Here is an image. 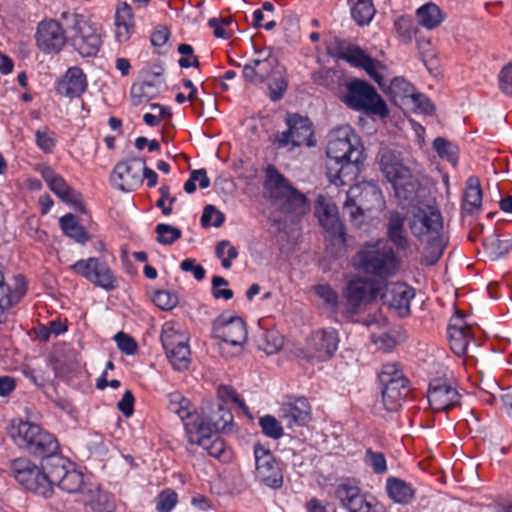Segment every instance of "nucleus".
Here are the masks:
<instances>
[{"label":"nucleus","instance_id":"f257e3e1","mask_svg":"<svg viewBox=\"0 0 512 512\" xmlns=\"http://www.w3.org/2000/svg\"><path fill=\"white\" fill-rule=\"evenodd\" d=\"M364 148L359 136L351 126L344 125L330 132L327 156L336 166L329 163L327 175L331 183L346 185L357 175L359 163L363 160Z\"/></svg>","mask_w":512,"mask_h":512},{"label":"nucleus","instance_id":"f03ea898","mask_svg":"<svg viewBox=\"0 0 512 512\" xmlns=\"http://www.w3.org/2000/svg\"><path fill=\"white\" fill-rule=\"evenodd\" d=\"M411 233L426 243L421 264L432 266L441 258L446 240L442 235L443 222L440 211L432 206L419 207L409 220Z\"/></svg>","mask_w":512,"mask_h":512},{"label":"nucleus","instance_id":"7ed1b4c3","mask_svg":"<svg viewBox=\"0 0 512 512\" xmlns=\"http://www.w3.org/2000/svg\"><path fill=\"white\" fill-rule=\"evenodd\" d=\"M378 159L380 170L391 183L395 196L402 201H412L420 188V182L404 164L401 153L394 149L382 148Z\"/></svg>","mask_w":512,"mask_h":512},{"label":"nucleus","instance_id":"20e7f679","mask_svg":"<svg viewBox=\"0 0 512 512\" xmlns=\"http://www.w3.org/2000/svg\"><path fill=\"white\" fill-rule=\"evenodd\" d=\"M7 433L19 448L39 458L59 450V443L52 434L36 424L21 419L12 420Z\"/></svg>","mask_w":512,"mask_h":512},{"label":"nucleus","instance_id":"39448f33","mask_svg":"<svg viewBox=\"0 0 512 512\" xmlns=\"http://www.w3.org/2000/svg\"><path fill=\"white\" fill-rule=\"evenodd\" d=\"M61 18L66 20L68 42L83 57L94 56L101 45V29L83 14L63 12Z\"/></svg>","mask_w":512,"mask_h":512},{"label":"nucleus","instance_id":"423d86ee","mask_svg":"<svg viewBox=\"0 0 512 512\" xmlns=\"http://www.w3.org/2000/svg\"><path fill=\"white\" fill-rule=\"evenodd\" d=\"M398 258L392 247L381 241L364 245L352 258L355 269L366 274L386 277L398 268Z\"/></svg>","mask_w":512,"mask_h":512},{"label":"nucleus","instance_id":"0eeeda50","mask_svg":"<svg viewBox=\"0 0 512 512\" xmlns=\"http://www.w3.org/2000/svg\"><path fill=\"white\" fill-rule=\"evenodd\" d=\"M266 177L265 188L271 199L281 203L284 213L301 217L309 211L310 204L306 196L292 187L276 168L269 167Z\"/></svg>","mask_w":512,"mask_h":512},{"label":"nucleus","instance_id":"6e6552de","mask_svg":"<svg viewBox=\"0 0 512 512\" xmlns=\"http://www.w3.org/2000/svg\"><path fill=\"white\" fill-rule=\"evenodd\" d=\"M343 102L350 108L363 111L367 115H377L382 118L389 114L388 107L376 89L364 80L354 79L347 86Z\"/></svg>","mask_w":512,"mask_h":512},{"label":"nucleus","instance_id":"1a4fd4ad","mask_svg":"<svg viewBox=\"0 0 512 512\" xmlns=\"http://www.w3.org/2000/svg\"><path fill=\"white\" fill-rule=\"evenodd\" d=\"M161 342L173 368L177 371L186 370L191 361L188 336L175 329L173 324L165 323L162 328Z\"/></svg>","mask_w":512,"mask_h":512},{"label":"nucleus","instance_id":"9d476101","mask_svg":"<svg viewBox=\"0 0 512 512\" xmlns=\"http://www.w3.org/2000/svg\"><path fill=\"white\" fill-rule=\"evenodd\" d=\"M376 283L364 277H355L347 281L343 288L342 296L345 301L344 315H355L363 305L368 304L377 297Z\"/></svg>","mask_w":512,"mask_h":512},{"label":"nucleus","instance_id":"9b49d317","mask_svg":"<svg viewBox=\"0 0 512 512\" xmlns=\"http://www.w3.org/2000/svg\"><path fill=\"white\" fill-rule=\"evenodd\" d=\"M315 215L327 240L333 245H341L345 242V227L339 218L338 208L331 198L323 195L317 197Z\"/></svg>","mask_w":512,"mask_h":512},{"label":"nucleus","instance_id":"f8f14e48","mask_svg":"<svg viewBox=\"0 0 512 512\" xmlns=\"http://www.w3.org/2000/svg\"><path fill=\"white\" fill-rule=\"evenodd\" d=\"M285 123L288 129L274 136L273 142L277 144L278 148H284L290 144L293 147L301 145L311 147L315 145L312 139V123L307 117L288 113Z\"/></svg>","mask_w":512,"mask_h":512},{"label":"nucleus","instance_id":"ddd939ff","mask_svg":"<svg viewBox=\"0 0 512 512\" xmlns=\"http://www.w3.org/2000/svg\"><path fill=\"white\" fill-rule=\"evenodd\" d=\"M212 337L220 340V348L230 345L240 351L247 340V328L240 317L226 319L223 315L214 320Z\"/></svg>","mask_w":512,"mask_h":512},{"label":"nucleus","instance_id":"4468645a","mask_svg":"<svg viewBox=\"0 0 512 512\" xmlns=\"http://www.w3.org/2000/svg\"><path fill=\"white\" fill-rule=\"evenodd\" d=\"M336 499L348 512H385L379 504L367 501L357 483L352 479H344L334 491Z\"/></svg>","mask_w":512,"mask_h":512},{"label":"nucleus","instance_id":"2eb2a0df","mask_svg":"<svg viewBox=\"0 0 512 512\" xmlns=\"http://www.w3.org/2000/svg\"><path fill=\"white\" fill-rule=\"evenodd\" d=\"M11 470L17 482L24 488L36 494L48 497V481L39 468L28 458H18L12 461Z\"/></svg>","mask_w":512,"mask_h":512},{"label":"nucleus","instance_id":"dca6fc26","mask_svg":"<svg viewBox=\"0 0 512 512\" xmlns=\"http://www.w3.org/2000/svg\"><path fill=\"white\" fill-rule=\"evenodd\" d=\"M254 456L256 479L267 487L280 488L283 485V472L271 451L257 444L254 446Z\"/></svg>","mask_w":512,"mask_h":512},{"label":"nucleus","instance_id":"f3484780","mask_svg":"<svg viewBox=\"0 0 512 512\" xmlns=\"http://www.w3.org/2000/svg\"><path fill=\"white\" fill-rule=\"evenodd\" d=\"M35 40L37 47L45 54L58 53L68 42L67 29L54 20H42L38 23Z\"/></svg>","mask_w":512,"mask_h":512},{"label":"nucleus","instance_id":"a211bd4d","mask_svg":"<svg viewBox=\"0 0 512 512\" xmlns=\"http://www.w3.org/2000/svg\"><path fill=\"white\" fill-rule=\"evenodd\" d=\"M257 58L252 59L244 65L242 74L244 79L252 84L263 83L271 76L282 72L277 57L273 56L271 50H256Z\"/></svg>","mask_w":512,"mask_h":512},{"label":"nucleus","instance_id":"6ab92c4d","mask_svg":"<svg viewBox=\"0 0 512 512\" xmlns=\"http://www.w3.org/2000/svg\"><path fill=\"white\" fill-rule=\"evenodd\" d=\"M143 161L132 158L118 162L111 174L112 185L123 192H131L142 184Z\"/></svg>","mask_w":512,"mask_h":512},{"label":"nucleus","instance_id":"aec40b11","mask_svg":"<svg viewBox=\"0 0 512 512\" xmlns=\"http://www.w3.org/2000/svg\"><path fill=\"white\" fill-rule=\"evenodd\" d=\"M342 58L355 67H360L372 78L383 90L385 87L384 71L386 66L380 61L370 57L360 47H348L342 53Z\"/></svg>","mask_w":512,"mask_h":512},{"label":"nucleus","instance_id":"412c9836","mask_svg":"<svg viewBox=\"0 0 512 512\" xmlns=\"http://www.w3.org/2000/svg\"><path fill=\"white\" fill-rule=\"evenodd\" d=\"M414 296L412 287L404 283H390L382 294V300L398 316L407 317L410 315V303Z\"/></svg>","mask_w":512,"mask_h":512},{"label":"nucleus","instance_id":"4be33fe9","mask_svg":"<svg viewBox=\"0 0 512 512\" xmlns=\"http://www.w3.org/2000/svg\"><path fill=\"white\" fill-rule=\"evenodd\" d=\"M308 345L314 358L326 361L332 358L338 349V332L334 328L316 330L311 334Z\"/></svg>","mask_w":512,"mask_h":512},{"label":"nucleus","instance_id":"5701e85b","mask_svg":"<svg viewBox=\"0 0 512 512\" xmlns=\"http://www.w3.org/2000/svg\"><path fill=\"white\" fill-rule=\"evenodd\" d=\"M427 398L434 412H442L459 405L461 395L455 387L436 380L430 383Z\"/></svg>","mask_w":512,"mask_h":512},{"label":"nucleus","instance_id":"b1692460","mask_svg":"<svg viewBox=\"0 0 512 512\" xmlns=\"http://www.w3.org/2000/svg\"><path fill=\"white\" fill-rule=\"evenodd\" d=\"M279 417L287 427L304 426L311 418L310 404L304 397L284 402L281 405Z\"/></svg>","mask_w":512,"mask_h":512},{"label":"nucleus","instance_id":"393cba45","mask_svg":"<svg viewBox=\"0 0 512 512\" xmlns=\"http://www.w3.org/2000/svg\"><path fill=\"white\" fill-rule=\"evenodd\" d=\"M42 177L44 178L50 190L62 201L71 204L77 210L84 212L80 193L72 189L61 176L55 174L51 168L45 167L42 170Z\"/></svg>","mask_w":512,"mask_h":512},{"label":"nucleus","instance_id":"a878e982","mask_svg":"<svg viewBox=\"0 0 512 512\" xmlns=\"http://www.w3.org/2000/svg\"><path fill=\"white\" fill-rule=\"evenodd\" d=\"M383 92L389 97L392 104L404 110L406 106L413 105V97L417 93L415 87L402 77H395L389 85H385Z\"/></svg>","mask_w":512,"mask_h":512},{"label":"nucleus","instance_id":"bb28decb","mask_svg":"<svg viewBox=\"0 0 512 512\" xmlns=\"http://www.w3.org/2000/svg\"><path fill=\"white\" fill-rule=\"evenodd\" d=\"M42 460L43 475L48 481V496L51 494L52 486L61 481L62 476L72 467V463L65 457L54 452Z\"/></svg>","mask_w":512,"mask_h":512},{"label":"nucleus","instance_id":"cd10ccee","mask_svg":"<svg viewBox=\"0 0 512 512\" xmlns=\"http://www.w3.org/2000/svg\"><path fill=\"white\" fill-rule=\"evenodd\" d=\"M185 429L189 442L199 446L206 444L219 433L212 421L199 415L185 422Z\"/></svg>","mask_w":512,"mask_h":512},{"label":"nucleus","instance_id":"c85d7f7f","mask_svg":"<svg viewBox=\"0 0 512 512\" xmlns=\"http://www.w3.org/2000/svg\"><path fill=\"white\" fill-rule=\"evenodd\" d=\"M86 87L87 81L83 71L78 67H71L58 83L57 91L66 97L75 98L79 97Z\"/></svg>","mask_w":512,"mask_h":512},{"label":"nucleus","instance_id":"c756f323","mask_svg":"<svg viewBox=\"0 0 512 512\" xmlns=\"http://www.w3.org/2000/svg\"><path fill=\"white\" fill-rule=\"evenodd\" d=\"M408 380H396L389 383H381L382 385V402L387 411H397L401 402L410 392L408 388Z\"/></svg>","mask_w":512,"mask_h":512},{"label":"nucleus","instance_id":"7c9ffc66","mask_svg":"<svg viewBox=\"0 0 512 512\" xmlns=\"http://www.w3.org/2000/svg\"><path fill=\"white\" fill-rule=\"evenodd\" d=\"M162 81L144 79L131 86L130 97L134 106L147 104L158 97L161 92Z\"/></svg>","mask_w":512,"mask_h":512},{"label":"nucleus","instance_id":"2f4dec72","mask_svg":"<svg viewBox=\"0 0 512 512\" xmlns=\"http://www.w3.org/2000/svg\"><path fill=\"white\" fill-rule=\"evenodd\" d=\"M387 235L398 250L407 251L410 248V242L405 232V216L399 212L390 213Z\"/></svg>","mask_w":512,"mask_h":512},{"label":"nucleus","instance_id":"473e14b6","mask_svg":"<svg viewBox=\"0 0 512 512\" xmlns=\"http://www.w3.org/2000/svg\"><path fill=\"white\" fill-rule=\"evenodd\" d=\"M483 248L486 257L491 261H496L510 252L512 241L494 232L483 239Z\"/></svg>","mask_w":512,"mask_h":512},{"label":"nucleus","instance_id":"72a5a7b5","mask_svg":"<svg viewBox=\"0 0 512 512\" xmlns=\"http://www.w3.org/2000/svg\"><path fill=\"white\" fill-rule=\"evenodd\" d=\"M359 204L366 211H381L384 208L385 201L382 192L375 183L367 182L361 186Z\"/></svg>","mask_w":512,"mask_h":512},{"label":"nucleus","instance_id":"f704fd0d","mask_svg":"<svg viewBox=\"0 0 512 512\" xmlns=\"http://www.w3.org/2000/svg\"><path fill=\"white\" fill-rule=\"evenodd\" d=\"M448 338L452 351L457 356H463L468 353L470 348L478 345L472 340L471 330H460L457 327L448 328Z\"/></svg>","mask_w":512,"mask_h":512},{"label":"nucleus","instance_id":"c9c22d12","mask_svg":"<svg viewBox=\"0 0 512 512\" xmlns=\"http://www.w3.org/2000/svg\"><path fill=\"white\" fill-rule=\"evenodd\" d=\"M482 202V190L479 180L470 177L466 184V189L463 196L462 209L467 214H473L480 210Z\"/></svg>","mask_w":512,"mask_h":512},{"label":"nucleus","instance_id":"e433bc0d","mask_svg":"<svg viewBox=\"0 0 512 512\" xmlns=\"http://www.w3.org/2000/svg\"><path fill=\"white\" fill-rule=\"evenodd\" d=\"M386 489L389 497L399 504H408L414 498V489L408 483L398 478H388Z\"/></svg>","mask_w":512,"mask_h":512},{"label":"nucleus","instance_id":"4c0bfd02","mask_svg":"<svg viewBox=\"0 0 512 512\" xmlns=\"http://www.w3.org/2000/svg\"><path fill=\"white\" fill-rule=\"evenodd\" d=\"M60 227L64 234L78 243H85L89 239V235L85 228L81 226L77 217L69 213L62 216L59 220Z\"/></svg>","mask_w":512,"mask_h":512},{"label":"nucleus","instance_id":"58836bf2","mask_svg":"<svg viewBox=\"0 0 512 512\" xmlns=\"http://www.w3.org/2000/svg\"><path fill=\"white\" fill-rule=\"evenodd\" d=\"M351 16L360 26L370 23L375 15V8L372 0H349Z\"/></svg>","mask_w":512,"mask_h":512},{"label":"nucleus","instance_id":"ea45409f","mask_svg":"<svg viewBox=\"0 0 512 512\" xmlns=\"http://www.w3.org/2000/svg\"><path fill=\"white\" fill-rule=\"evenodd\" d=\"M169 410L177 414L182 421H190L195 417L194 408L191 402L179 393L169 395Z\"/></svg>","mask_w":512,"mask_h":512},{"label":"nucleus","instance_id":"a19ab883","mask_svg":"<svg viewBox=\"0 0 512 512\" xmlns=\"http://www.w3.org/2000/svg\"><path fill=\"white\" fill-rule=\"evenodd\" d=\"M96 268L93 279L89 281L107 291L114 290L117 287V281L108 265L98 260Z\"/></svg>","mask_w":512,"mask_h":512},{"label":"nucleus","instance_id":"79ce46f5","mask_svg":"<svg viewBox=\"0 0 512 512\" xmlns=\"http://www.w3.org/2000/svg\"><path fill=\"white\" fill-rule=\"evenodd\" d=\"M416 16L419 24L428 29H433L442 22L439 8L432 3L421 6L417 10Z\"/></svg>","mask_w":512,"mask_h":512},{"label":"nucleus","instance_id":"37998d69","mask_svg":"<svg viewBox=\"0 0 512 512\" xmlns=\"http://www.w3.org/2000/svg\"><path fill=\"white\" fill-rule=\"evenodd\" d=\"M433 148L440 158L447 160L453 166L457 164L459 148L456 144L443 137H437L433 141Z\"/></svg>","mask_w":512,"mask_h":512},{"label":"nucleus","instance_id":"c03bdc74","mask_svg":"<svg viewBox=\"0 0 512 512\" xmlns=\"http://www.w3.org/2000/svg\"><path fill=\"white\" fill-rule=\"evenodd\" d=\"M56 485L68 493L82 492L84 487L83 474L71 468L62 476L61 481H58Z\"/></svg>","mask_w":512,"mask_h":512},{"label":"nucleus","instance_id":"a18cd8bd","mask_svg":"<svg viewBox=\"0 0 512 512\" xmlns=\"http://www.w3.org/2000/svg\"><path fill=\"white\" fill-rule=\"evenodd\" d=\"M155 232L157 234V241L162 245H171L182 236L179 228L164 223L158 224Z\"/></svg>","mask_w":512,"mask_h":512},{"label":"nucleus","instance_id":"49530a36","mask_svg":"<svg viewBox=\"0 0 512 512\" xmlns=\"http://www.w3.org/2000/svg\"><path fill=\"white\" fill-rule=\"evenodd\" d=\"M259 425L262 428V432L272 438L279 439L283 435V427L281 422L278 421L274 416L265 415L259 419Z\"/></svg>","mask_w":512,"mask_h":512},{"label":"nucleus","instance_id":"de8ad7c7","mask_svg":"<svg viewBox=\"0 0 512 512\" xmlns=\"http://www.w3.org/2000/svg\"><path fill=\"white\" fill-rule=\"evenodd\" d=\"M270 78H272V81L268 85L270 98L272 101H278L283 97L288 85L287 80L284 77V68H282V72H279V74H275Z\"/></svg>","mask_w":512,"mask_h":512},{"label":"nucleus","instance_id":"09e8293b","mask_svg":"<svg viewBox=\"0 0 512 512\" xmlns=\"http://www.w3.org/2000/svg\"><path fill=\"white\" fill-rule=\"evenodd\" d=\"M152 301L156 306L162 310H171L178 304V297L176 294L166 290H158L154 292Z\"/></svg>","mask_w":512,"mask_h":512},{"label":"nucleus","instance_id":"8fccbe9b","mask_svg":"<svg viewBox=\"0 0 512 512\" xmlns=\"http://www.w3.org/2000/svg\"><path fill=\"white\" fill-rule=\"evenodd\" d=\"M225 220L224 214L216 209L213 205H207L204 208L202 217H201V224L203 227H209V226H215L220 227L223 225Z\"/></svg>","mask_w":512,"mask_h":512},{"label":"nucleus","instance_id":"3c124183","mask_svg":"<svg viewBox=\"0 0 512 512\" xmlns=\"http://www.w3.org/2000/svg\"><path fill=\"white\" fill-rule=\"evenodd\" d=\"M98 258L96 257H90L88 259H82L77 261L71 266V269L78 275L84 277L88 281L90 279H93V272L96 268V265L98 263Z\"/></svg>","mask_w":512,"mask_h":512},{"label":"nucleus","instance_id":"603ef678","mask_svg":"<svg viewBox=\"0 0 512 512\" xmlns=\"http://www.w3.org/2000/svg\"><path fill=\"white\" fill-rule=\"evenodd\" d=\"M315 294L323 300L326 307L335 309L338 305V294L329 285H317L314 287Z\"/></svg>","mask_w":512,"mask_h":512},{"label":"nucleus","instance_id":"864d4df0","mask_svg":"<svg viewBox=\"0 0 512 512\" xmlns=\"http://www.w3.org/2000/svg\"><path fill=\"white\" fill-rule=\"evenodd\" d=\"M344 213L349 215L350 221L358 228L363 223L364 212L366 211L360 204L356 205L353 199L348 198L343 205Z\"/></svg>","mask_w":512,"mask_h":512},{"label":"nucleus","instance_id":"5fc2aeb1","mask_svg":"<svg viewBox=\"0 0 512 512\" xmlns=\"http://www.w3.org/2000/svg\"><path fill=\"white\" fill-rule=\"evenodd\" d=\"M435 107L433 103L422 93L417 92L413 97V105L406 106L404 110L413 111L415 113L432 114Z\"/></svg>","mask_w":512,"mask_h":512},{"label":"nucleus","instance_id":"6e6d98bb","mask_svg":"<svg viewBox=\"0 0 512 512\" xmlns=\"http://www.w3.org/2000/svg\"><path fill=\"white\" fill-rule=\"evenodd\" d=\"M365 462L368 464L376 474H383L387 470L386 459L383 453L373 452L367 450L365 455Z\"/></svg>","mask_w":512,"mask_h":512},{"label":"nucleus","instance_id":"4d7b16f0","mask_svg":"<svg viewBox=\"0 0 512 512\" xmlns=\"http://www.w3.org/2000/svg\"><path fill=\"white\" fill-rule=\"evenodd\" d=\"M13 305L10 296V287L5 283L3 272L0 270V323L4 320V313Z\"/></svg>","mask_w":512,"mask_h":512},{"label":"nucleus","instance_id":"13d9d810","mask_svg":"<svg viewBox=\"0 0 512 512\" xmlns=\"http://www.w3.org/2000/svg\"><path fill=\"white\" fill-rule=\"evenodd\" d=\"M178 52L182 55L179 59L178 64L182 68L199 67V60L194 55L193 47L189 44H180L178 46Z\"/></svg>","mask_w":512,"mask_h":512},{"label":"nucleus","instance_id":"bf43d9fd","mask_svg":"<svg viewBox=\"0 0 512 512\" xmlns=\"http://www.w3.org/2000/svg\"><path fill=\"white\" fill-rule=\"evenodd\" d=\"M208 452L209 455L223 459L226 454V446L224 440L217 434L215 437L210 438L206 444L201 446Z\"/></svg>","mask_w":512,"mask_h":512},{"label":"nucleus","instance_id":"052dcab7","mask_svg":"<svg viewBox=\"0 0 512 512\" xmlns=\"http://www.w3.org/2000/svg\"><path fill=\"white\" fill-rule=\"evenodd\" d=\"M37 146L45 153H51L55 147V139L47 127L35 133Z\"/></svg>","mask_w":512,"mask_h":512},{"label":"nucleus","instance_id":"680f3d73","mask_svg":"<svg viewBox=\"0 0 512 512\" xmlns=\"http://www.w3.org/2000/svg\"><path fill=\"white\" fill-rule=\"evenodd\" d=\"M396 380H407L396 363H388L383 365L379 375L380 383H389Z\"/></svg>","mask_w":512,"mask_h":512},{"label":"nucleus","instance_id":"e2e57ef3","mask_svg":"<svg viewBox=\"0 0 512 512\" xmlns=\"http://www.w3.org/2000/svg\"><path fill=\"white\" fill-rule=\"evenodd\" d=\"M118 349L126 354L133 355L137 350L136 341L128 334L124 332H118L114 337Z\"/></svg>","mask_w":512,"mask_h":512},{"label":"nucleus","instance_id":"0e129e2a","mask_svg":"<svg viewBox=\"0 0 512 512\" xmlns=\"http://www.w3.org/2000/svg\"><path fill=\"white\" fill-rule=\"evenodd\" d=\"M177 503V494L171 490L163 491L157 498L156 509L159 512H169Z\"/></svg>","mask_w":512,"mask_h":512},{"label":"nucleus","instance_id":"69168bd1","mask_svg":"<svg viewBox=\"0 0 512 512\" xmlns=\"http://www.w3.org/2000/svg\"><path fill=\"white\" fill-rule=\"evenodd\" d=\"M213 422L214 426L218 431H224L226 428L232 424L233 415L229 410L224 409L222 405H219L217 413L209 419Z\"/></svg>","mask_w":512,"mask_h":512},{"label":"nucleus","instance_id":"338daca9","mask_svg":"<svg viewBox=\"0 0 512 512\" xmlns=\"http://www.w3.org/2000/svg\"><path fill=\"white\" fill-rule=\"evenodd\" d=\"M221 286H228V281L221 277L215 276L212 279V295L216 299L223 298L225 300H229L233 297V291L231 289H220Z\"/></svg>","mask_w":512,"mask_h":512},{"label":"nucleus","instance_id":"774afa93","mask_svg":"<svg viewBox=\"0 0 512 512\" xmlns=\"http://www.w3.org/2000/svg\"><path fill=\"white\" fill-rule=\"evenodd\" d=\"M498 80L500 90L512 97V63L507 64L501 69Z\"/></svg>","mask_w":512,"mask_h":512}]
</instances>
